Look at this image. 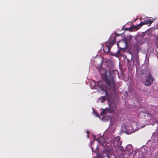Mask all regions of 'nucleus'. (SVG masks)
<instances>
[{
	"label": "nucleus",
	"instance_id": "1",
	"mask_svg": "<svg viewBox=\"0 0 158 158\" xmlns=\"http://www.w3.org/2000/svg\"><path fill=\"white\" fill-rule=\"evenodd\" d=\"M107 66L109 70L108 72L104 69H101L99 72L101 76L104 80L106 84V86L104 84H103L101 81H97L94 82L95 87L97 86L105 93L106 96H108L107 93L106 89L108 88L111 89V84L112 85L113 91L114 94L116 93V85L114 80L115 76L111 74L110 72L113 71L115 67L114 62L110 60H108L107 62Z\"/></svg>",
	"mask_w": 158,
	"mask_h": 158
},
{
	"label": "nucleus",
	"instance_id": "2",
	"mask_svg": "<svg viewBox=\"0 0 158 158\" xmlns=\"http://www.w3.org/2000/svg\"><path fill=\"white\" fill-rule=\"evenodd\" d=\"M107 100L109 103V108H106L103 109V111L100 113L102 116H103L107 113H113L114 112L116 106V104L115 103V99H101V102H103Z\"/></svg>",
	"mask_w": 158,
	"mask_h": 158
},
{
	"label": "nucleus",
	"instance_id": "3",
	"mask_svg": "<svg viewBox=\"0 0 158 158\" xmlns=\"http://www.w3.org/2000/svg\"><path fill=\"white\" fill-rule=\"evenodd\" d=\"M153 77H152V75L151 73H149L148 75L147 76L144 83L145 86H149L153 83Z\"/></svg>",
	"mask_w": 158,
	"mask_h": 158
},
{
	"label": "nucleus",
	"instance_id": "4",
	"mask_svg": "<svg viewBox=\"0 0 158 158\" xmlns=\"http://www.w3.org/2000/svg\"><path fill=\"white\" fill-rule=\"evenodd\" d=\"M117 44L120 49H122L123 50V52H124L125 51L124 49L127 47V43L126 40H122L118 42Z\"/></svg>",
	"mask_w": 158,
	"mask_h": 158
},
{
	"label": "nucleus",
	"instance_id": "5",
	"mask_svg": "<svg viewBox=\"0 0 158 158\" xmlns=\"http://www.w3.org/2000/svg\"><path fill=\"white\" fill-rule=\"evenodd\" d=\"M152 23V20L150 19H147L143 22H141L138 25L135 26L136 30H137L140 28L143 25L145 24H151Z\"/></svg>",
	"mask_w": 158,
	"mask_h": 158
},
{
	"label": "nucleus",
	"instance_id": "6",
	"mask_svg": "<svg viewBox=\"0 0 158 158\" xmlns=\"http://www.w3.org/2000/svg\"><path fill=\"white\" fill-rule=\"evenodd\" d=\"M120 138L117 137L113 139V145L114 147L120 146L122 144V141L120 140Z\"/></svg>",
	"mask_w": 158,
	"mask_h": 158
},
{
	"label": "nucleus",
	"instance_id": "7",
	"mask_svg": "<svg viewBox=\"0 0 158 158\" xmlns=\"http://www.w3.org/2000/svg\"><path fill=\"white\" fill-rule=\"evenodd\" d=\"M124 127L126 133L127 134H131L135 132V131L133 129V127L131 126L125 125Z\"/></svg>",
	"mask_w": 158,
	"mask_h": 158
},
{
	"label": "nucleus",
	"instance_id": "8",
	"mask_svg": "<svg viewBox=\"0 0 158 158\" xmlns=\"http://www.w3.org/2000/svg\"><path fill=\"white\" fill-rule=\"evenodd\" d=\"M125 151L126 152H127L129 155L132 154L133 151L132 145L130 144L127 145L126 146Z\"/></svg>",
	"mask_w": 158,
	"mask_h": 158
},
{
	"label": "nucleus",
	"instance_id": "9",
	"mask_svg": "<svg viewBox=\"0 0 158 158\" xmlns=\"http://www.w3.org/2000/svg\"><path fill=\"white\" fill-rule=\"evenodd\" d=\"M121 50L122 49H119L117 51L116 53H111V55L113 56H115L117 57H121L124 56L123 54L121 53Z\"/></svg>",
	"mask_w": 158,
	"mask_h": 158
},
{
	"label": "nucleus",
	"instance_id": "10",
	"mask_svg": "<svg viewBox=\"0 0 158 158\" xmlns=\"http://www.w3.org/2000/svg\"><path fill=\"white\" fill-rule=\"evenodd\" d=\"M115 42L116 41L115 40H114L110 42L106 43V44L111 49L112 47L115 44Z\"/></svg>",
	"mask_w": 158,
	"mask_h": 158
},
{
	"label": "nucleus",
	"instance_id": "11",
	"mask_svg": "<svg viewBox=\"0 0 158 158\" xmlns=\"http://www.w3.org/2000/svg\"><path fill=\"white\" fill-rule=\"evenodd\" d=\"M110 49V48L106 44V46H103V50L104 52L108 53L109 52Z\"/></svg>",
	"mask_w": 158,
	"mask_h": 158
},
{
	"label": "nucleus",
	"instance_id": "12",
	"mask_svg": "<svg viewBox=\"0 0 158 158\" xmlns=\"http://www.w3.org/2000/svg\"><path fill=\"white\" fill-rule=\"evenodd\" d=\"M97 140L98 142L100 143L101 144L103 143L105 141L104 139L101 137H98L97 138Z\"/></svg>",
	"mask_w": 158,
	"mask_h": 158
},
{
	"label": "nucleus",
	"instance_id": "13",
	"mask_svg": "<svg viewBox=\"0 0 158 158\" xmlns=\"http://www.w3.org/2000/svg\"><path fill=\"white\" fill-rule=\"evenodd\" d=\"M98 156L101 158H109L108 156L106 154L103 153V155L99 154Z\"/></svg>",
	"mask_w": 158,
	"mask_h": 158
},
{
	"label": "nucleus",
	"instance_id": "14",
	"mask_svg": "<svg viewBox=\"0 0 158 158\" xmlns=\"http://www.w3.org/2000/svg\"><path fill=\"white\" fill-rule=\"evenodd\" d=\"M118 148V149L121 152H122L124 151V150L123 147L121 145L120 146L117 147Z\"/></svg>",
	"mask_w": 158,
	"mask_h": 158
},
{
	"label": "nucleus",
	"instance_id": "15",
	"mask_svg": "<svg viewBox=\"0 0 158 158\" xmlns=\"http://www.w3.org/2000/svg\"><path fill=\"white\" fill-rule=\"evenodd\" d=\"M106 96H103L101 98H100V99H105Z\"/></svg>",
	"mask_w": 158,
	"mask_h": 158
},
{
	"label": "nucleus",
	"instance_id": "16",
	"mask_svg": "<svg viewBox=\"0 0 158 158\" xmlns=\"http://www.w3.org/2000/svg\"><path fill=\"white\" fill-rule=\"evenodd\" d=\"M154 158H158V153L154 157Z\"/></svg>",
	"mask_w": 158,
	"mask_h": 158
},
{
	"label": "nucleus",
	"instance_id": "17",
	"mask_svg": "<svg viewBox=\"0 0 158 158\" xmlns=\"http://www.w3.org/2000/svg\"><path fill=\"white\" fill-rule=\"evenodd\" d=\"M86 133L87 134V135H88L89 134V132L88 131H87Z\"/></svg>",
	"mask_w": 158,
	"mask_h": 158
},
{
	"label": "nucleus",
	"instance_id": "18",
	"mask_svg": "<svg viewBox=\"0 0 158 158\" xmlns=\"http://www.w3.org/2000/svg\"><path fill=\"white\" fill-rule=\"evenodd\" d=\"M156 132L157 135H158V129H156Z\"/></svg>",
	"mask_w": 158,
	"mask_h": 158
},
{
	"label": "nucleus",
	"instance_id": "19",
	"mask_svg": "<svg viewBox=\"0 0 158 158\" xmlns=\"http://www.w3.org/2000/svg\"><path fill=\"white\" fill-rule=\"evenodd\" d=\"M137 158H143V157H138Z\"/></svg>",
	"mask_w": 158,
	"mask_h": 158
},
{
	"label": "nucleus",
	"instance_id": "20",
	"mask_svg": "<svg viewBox=\"0 0 158 158\" xmlns=\"http://www.w3.org/2000/svg\"><path fill=\"white\" fill-rule=\"evenodd\" d=\"M157 38H158V37H157Z\"/></svg>",
	"mask_w": 158,
	"mask_h": 158
}]
</instances>
